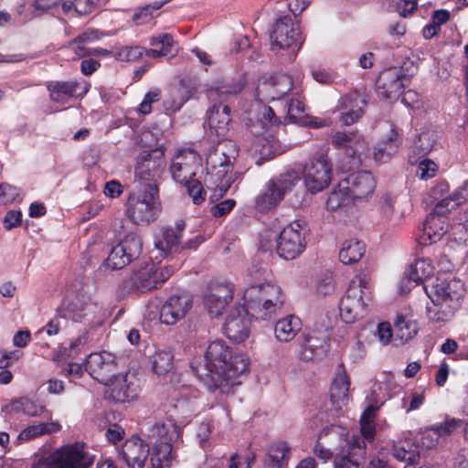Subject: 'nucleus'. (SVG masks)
<instances>
[{
    "label": "nucleus",
    "instance_id": "nucleus-1",
    "mask_svg": "<svg viewBox=\"0 0 468 468\" xmlns=\"http://www.w3.org/2000/svg\"><path fill=\"white\" fill-rule=\"evenodd\" d=\"M206 369L203 381L211 391L222 394L234 393L240 384L238 378L249 368V360L232 349L222 340L211 342L205 353Z\"/></svg>",
    "mask_w": 468,
    "mask_h": 468
},
{
    "label": "nucleus",
    "instance_id": "nucleus-2",
    "mask_svg": "<svg viewBox=\"0 0 468 468\" xmlns=\"http://www.w3.org/2000/svg\"><path fill=\"white\" fill-rule=\"evenodd\" d=\"M424 290L432 302V306L426 308L427 317L434 323L450 321L465 293L463 282L456 278L437 277L431 285L424 286Z\"/></svg>",
    "mask_w": 468,
    "mask_h": 468
},
{
    "label": "nucleus",
    "instance_id": "nucleus-3",
    "mask_svg": "<svg viewBox=\"0 0 468 468\" xmlns=\"http://www.w3.org/2000/svg\"><path fill=\"white\" fill-rule=\"evenodd\" d=\"M237 155V144L231 140H221L209 150L206 160L205 182L208 188L215 191V196L223 197L235 182L233 162Z\"/></svg>",
    "mask_w": 468,
    "mask_h": 468
},
{
    "label": "nucleus",
    "instance_id": "nucleus-4",
    "mask_svg": "<svg viewBox=\"0 0 468 468\" xmlns=\"http://www.w3.org/2000/svg\"><path fill=\"white\" fill-rule=\"evenodd\" d=\"M308 232L309 228L306 221L295 219L286 225L279 236L271 231L261 234L260 248L268 251L275 247L276 252L281 258L286 261L294 260L304 251Z\"/></svg>",
    "mask_w": 468,
    "mask_h": 468
},
{
    "label": "nucleus",
    "instance_id": "nucleus-5",
    "mask_svg": "<svg viewBox=\"0 0 468 468\" xmlns=\"http://www.w3.org/2000/svg\"><path fill=\"white\" fill-rule=\"evenodd\" d=\"M243 300L251 316L266 320L282 309L285 297L278 284L266 282L248 287L243 293Z\"/></svg>",
    "mask_w": 468,
    "mask_h": 468
},
{
    "label": "nucleus",
    "instance_id": "nucleus-6",
    "mask_svg": "<svg viewBox=\"0 0 468 468\" xmlns=\"http://www.w3.org/2000/svg\"><path fill=\"white\" fill-rule=\"evenodd\" d=\"M165 148L163 146L144 151L137 158L135 176L151 197L157 196L159 184L165 170Z\"/></svg>",
    "mask_w": 468,
    "mask_h": 468
},
{
    "label": "nucleus",
    "instance_id": "nucleus-7",
    "mask_svg": "<svg viewBox=\"0 0 468 468\" xmlns=\"http://www.w3.org/2000/svg\"><path fill=\"white\" fill-rule=\"evenodd\" d=\"M369 278L361 271L350 282L346 295L339 303L340 316L346 323H353L365 314L366 301L370 300Z\"/></svg>",
    "mask_w": 468,
    "mask_h": 468
},
{
    "label": "nucleus",
    "instance_id": "nucleus-8",
    "mask_svg": "<svg viewBox=\"0 0 468 468\" xmlns=\"http://www.w3.org/2000/svg\"><path fill=\"white\" fill-rule=\"evenodd\" d=\"M93 463L83 443L68 444L56 450L45 459H39L31 468H90Z\"/></svg>",
    "mask_w": 468,
    "mask_h": 468
},
{
    "label": "nucleus",
    "instance_id": "nucleus-9",
    "mask_svg": "<svg viewBox=\"0 0 468 468\" xmlns=\"http://www.w3.org/2000/svg\"><path fill=\"white\" fill-rule=\"evenodd\" d=\"M332 179V165L324 154L314 155L303 169L304 185L308 192L316 194L326 188Z\"/></svg>",
    "mask_w": 468,
    "mask_h": 468
},
{
    "label": "nucleus",
    "instance_id": "nucleus-10",
    "mask_svg": "<svg viewBox=\"0 0 468 468\" xmlns=\"http://www.w3.org/2000/svg\"><path fill=\"white\" fill-rule=\"evenodd\" d=\"M158 195L151 197L144 190L142 195L132 194L127 200L126 214L137 225L149 224L159 213Z\"/></svg>",
    "mask_w": 468,
    "mask_h": 468
},
{
    "label": "nucleus",
    "instance_id": "nucleus-11",
    "mask_svg": "<svg viewBox=\"0 0 468 468\" xmlns=\"http://www.w3.org/2000/svg\"><path fill=\"white\" fill-rule=\"evenodd\" d=\"M143 250V241L135 233L125 235L120 242L114 246L107 260L106 265L112 270H120L138 259Z\"/></svg>",
    "mask_w": 468,
    "mask_h": 468
},
{
    "label": "nucleus",
    "instance_id": "nucleus-12",
    "mask_svg": "<svg viewBox=\"0 0 468 468\" xmlns=\"http://www.w3.org/2000/svg\"><path fill=\"white\" fill-rule=\"evenodd\" d=\"M271 49L278 51L284 48L299 50L303 44L298 26L292 17L284 16L275 21L271 34Z\"/></svg>",
    "mask_w": 468,
    "mask_h": 468
},
{
    "label": "nucleus",
    "instance_id": "nucleus-13",
    "mask_svg": "<svg viewBox=\"0 0 468 468\" xmlns=\"http://www.w3.org/2000/svg\"><path fill=\"white\" fill-rule=\"evenodd\" d=\"M412 74H407L402 67H391L383 69L377 81L378 94L386 100L399 97L402 90L410 84Z\"/></svg>",
    "mask_w": 468,
    "mask_h": 468
},
{
    "label": "nucleus",
    "instance_id": "nucleus-14",
    "mask_svg": "<svg viewBox=\"0 0 468 468\" xmlns=\"http://www.w3.org/2000/svg\"><path fill=\"white\" fill-rule=\"evenodd\" d=\"M86 370L93 379L104 386L108 385L117 374L116 357L107 351L91 353L86 359Z\"/></svg>",
    "mask_w": 468,
    "mask_h": 468
},
{
    "label": "nucleus",
    "instance_id": "nucleus-15",
    "mask_svg": "<svg viewBox=\"0 0 468 468\" xmlns=\"http://www.w3.org/2000/svg\"><path fill=\"white\" fill-rule=\"evenodd\" d=\"M200 164L201 158L196 151L179 150L172 159L170 172L176 181L185 184L193 179Z\"/></svg>",
    "mask_w": 468,
    "mask_h": 468
},
{
    "label": "nucleus",
    "instance_id": "nucleus-16",
    "mask_svg": "<svg viewBox=\"0 0 468 468\" xmlns=\"http://www.w3.org/2000/svg\"><path fill=\"white\" fill-rule=\"evenodd\" d=\"M192 297L188 293L170 296L160 309V321L167 325L176 324L186 317L192 308Z\"/></svg>",
    "mask_w": 468,
    "mask_h": 468
},
{
    "label": "nucleus",
    "instance_id": "nucleus-17",
    "mask_svg": "<svg viewBox=\"0 0 468 468\" xmlns=\"http://www.w3.org/2000/svg\"><path fill=\"white\" fill-rule=\"evenodd\" d=\"M149 445L137 436L126 440L118 450V458L128 468H144L149 456Z\"/></svg>",
    "mask_w": 468,
    "mask_h": 468
},
{
    "label": "nucleus",
    "instance_id": "nucleus-18",
    "mask_svg": "<svg viewBox=\"0 0 468 468\" xmlns=\"http://www.w3.org/2000/svg\"><path fill=\"white\" fill-rule=\"evenodd\" d=\"M108 387L109 397L115 402H126L135 399L139 395L137 378L131 374H116Z\"/></svg>",
    "mask_w": 468,
    "mask_h": 468
},
{
    "label": "nucleus",
    "instance_id": "nucleus-19",
    "mask_svg": "<svg viewBox=\"0 0 468 468\" xmlns=\"http://www.w3.org/2000/svg\"><path fill=\"white\" fill-rule=\"evenodd\" d=\"M247 308L238 307L228 315L223 326L226 336L235 342H242L249 336V320L246 314Z\"/></svg>",
    "mask_w": 468,
    "mask_h": 468
},
{
    "label": "nucleus",
    "instance_id": "nucleus-20",
    "mask_svg": "<svg viewBox=\"0 0 468 468\" xmlns=\"http://www.w3.org/2000/svg\"><path fill=\"white\" fill-rule=\"evenodd\" d=\"M51 101L67 103L70 98L83 97L89 90L84 81H55L48 86Z\"/></svg>",
    "mask_w": 468,
    "mask_h": 468
},
{
    "label": "nucleus",
    "instance_id": "nucleus-21",
    "mask_svg": "<svg viewBox=\"0 0 468 468\" xmlns=\"http://www.w3.org/2000/svg\"><path fill=\"white\" fill-rule=\"evenodd\" d=\"M346 188L354 200L367 199L374 193L376 181L370 172L361 171L351 174L346 179Z\"/></svg>",
    "mask_w": 468,
    "mask_h": 468
},
{
    "label": "nucleus",
    "instance_id": "nucleus-22",
    "mask_svg": "<svg viewBox=\"0 0 468 468\" xmlns=\"http://www.w3.org/2000/svg\"><path fill=\"white\" fill-rule=\"evenodd\" d=\"M292 88V80L288 75H278L263 81L257 88V93L263 100H280L285 96Z\"/></svg>",
    "mask_w": 468,
    "mask_h": 468
},
{
    "label": "nucleus",
    "instance_id": "nucleus-23",
    "mask_svg": "<svg viewBox=\"0 0 468 468\" xmlns=\"http://www.w3.org/2000/svg\"><path fill=\"white\" fill-rule=\"evenodd\" d=\"M463 420L446 417L444 421L427 429L421 438V443L426 448H432L439 443L440 439L445 440L454 431L463 427Z\"/></svg>",
    "mask_w": 468,
    "mask_h": 468
},
{
    "label": "nucleus",
    "instance_id": "nucleus-24",
    "mask_svg": "<svg viewBox=\"0 0 468 468\" xmlns=\"http://www.w3.org/2000/svg\"><path fill=\"white\" fill-rule=\"evenodd\" d=\"M432 273L433 267L429 260L420 259L415 261L400 280V291L404 293L410 292L412 287L429 278Z\"/></svg>",
    "mask_w": 468,
    "mask_h": 468
},
{
    "label": "nucleus",
    "instance_id": "nucleus-25",
    "mask_svg": "<svg viewBox=\"0 0 468 468\" xmlns=\"http://www.w3.org/2000/svg\"><path fill=\"white\" fill-rule=\"evenodd\" d=\"M233 299V287L230 284H222L215 287L205 298V305L212 317L222 314L227 305Z\"/></svg>",
    "mask_w": 468,
    "mask_h": 468
},
{
    "label": "nucleus",
    "instance_id": "nucleus-26",
    "mask_svg": "<svg viewBox=\"0 0 468 468\" xmlns=\"http://www.w3.org/2000/svg\"><path fill=\"white\" fill-rule=\"evenodd\" d=\"M366 457V441L360 436H354L347 442L346 455L335 460V468H359L360 461Z\"/></svg>",
    "mask_w": 468,
    "mask_h": 468
},
{
    "label": "nucleus",
    "instance_id": "nucleus-27",
    "mask_svg": "<svg viewBox=\"0 0 468 468\" xmlns=\"http://www.w3.org/2000/svg\"><path fill=\"white\" fill-rule=\"evenodd\" d=\"M298 356L303 361H312L325 354V340L314 334L303 335L298 338Z\"/></svg>",
    "mask_w": 468,
    "mask_h": 468
},
{
    "label": "nucleus",
    "instance_id": "nucleus-28",
    "mask_svg": "<svg viewBox=\"0 0 468 468\" xmlns=\"http://www.w3.org/2000/svg\"><path fill=\"white\" fill-rule=\"evenodd\" d=\"M230 109L222 103L214 104L207 112V122L218 136H225L230 123Z\"/></svg>",
    "mask_w": 468,
    "mask_h": 468
},
{
    "label": "nucleus",
    "instance_id": "nucleus-29",
    "mask_svg": "<svg viewBox=\"0 0 468 468\" xmlns=\"http://www.w3.org/2000/svg\"><path fill=\"white\" fill-rule=\"evenodd\" d=\"M332 144L338 149H345L346 154L355 156L360 154L365 147L362 136L355 132H337L333 135Z\"/></svg>",
    "mask_w": 468,
    "mask_h": 468
},
{
    "label": "nucleus",
    "instance_id": "nucleus-30",
    "mask_svg": "<svg viewBox=\"0 0 468 468\" xmlns=\"http://www.w3.org/2000/svg\"><path fill=\"white\" fill-rule=\"evenodd\" d=\"M447 232V227L441 218L434 214L430 215L423 224L422 234L420 242L424 245H431L438 242Z\"/></svg>",
    "mask_w": 468,
    "mask_h": 468
},
{
    "label": "nucleus",
    "instance_id": "nucleus-31",
    "mask_svg": "<svg viewBox=\"0 0 468 468\" xmlns=\"http://www.w3.org/2000/svg\"><path fill=\"white\" fill-rule=\"evenodd\" d=\"M130 282L133 288L142 292L157 288L155 264L150 262L145 264L144 268L134 271L131 275Z\"/></svg>",
    "mask_w": 468,
    "mask_h": 468
},
{
    "label": "nucleus",
    "instance_id": "nucleus-32",
    "mask_svg": "<svg viewBox=\"0 0 468 468\" xmlns=\"http://www.w3.org/2000/svg\"><path fill=\"white\" fill-rule=\"evenodd\" d=\"M291 447L287 442L278 441L267 449L264 468H283L289 460Z\"/></svg>",
    "mask_w": 468,
    "mask_h": 468
},
{
    "label": "nucleus",
    "instance_id": "nucleus-33",
    "mask_svg": "<svg viewBox=\"0 0 468 468\" xmlns=\"http://www.w3.org/2000/svg\"><path fill=\"white\" fill-rule=\"evenodd\" d=\"M301 330V319L292 314L279 319L274 326L276 339L285 343L292 340Z\"/></svg>",
    "mask_w": 468,
    "mask_h": 468
},
{
    "label": "nucleus",
    "instance_id": "nucleus-34",
    "mask_svg": "<svg viewBox=\"0 0 468 468\" xmlns=\"http://www.w3.org/2000/svg\"><path fill=\"white\" fill-rule=\"evenodd\" d=\"M392 451L397 460L407 463L405 468H415L420 463L419 447L410 441H397Z\"/></svg>",
    "mask_w": 468,
    "mask_h": 468
},
{
    "label": "nucleus",
    "instance_id": "nucleus-35",
    "mask_svg": "<svg viewBox=\"0 0 468 468\" xmlns=\"http://www.w3.org/2000/svg\"><path fill=\"white\" fill-rule=\"evenodd\" d=\"M150 468H169L174 459L173 448L167 441H152Z\"/></svg>",
    "mask_w": 468,
    "mask_h": 468
},
{
    "label": "nucleus",
    "instance_id": "nucleus-36",
    "mask_svg": "<svg viewBox=\"0 0 468 468\" xmlns=\"http://www.w3.org/2000/svg\"><path fill=\"white\" fill-rule=\"evenodd\" d=\"M61 430V425L58 421L47 420L45 422H34L32 425L26 427L18 435L17 439L20 441H30L35 438L49 435L58 432Z\"/></svg>",
    "mask_w": 468,
    "mask_h": 468
},
{
    "label": "nucleus",
    "instance_id": "nucleus-37",
    "mask_svg": "<svg viewBox=\"0 0 468 468\" xmlns=\"http://www.w3.org/2000/svg\"><path fill=\"white\" fill-rule=\"evenodd\" d=\"M148 436L152 441H167L172 445V443L177 441L180 437V430L177 425L168 422V423H155L150 428Z\"/></svg>",
    "mask_w": 468,
    "mask_h": 468
},
{
    "label": "nucleus",
    "instance_id": "nucleus-38",
    "mask_svg": "<svg viewBox=\"0 0 468 468\" xmlns=\"http://www.w3.org/2000/svg\"><path fill=\"white\" fill-rule=\"evenodd\" d=\"M468 199L466 190L460 188L434 202V215L441 216L456 208Z\"/></svg>",
    "mask_w": 468,
    "mask_h": 468
},
{
    "label": "nucleus",
    "instance_id": "nucleus-39",
    "mask_svg": "<svg viewBox=\"0 0 468 468\" xmlns=\"http://www.w3.org/2000/svg\"><path fill=\"white\" fill-rule=\"evenodd\" d=\"M350 387L349 378L342 370L338 372L333 380L330 388V399L333 404H346Z\"/></svg>",
    "mask_w": 468,
    "mask_h": 468
},
{
    "label": "nucleus",
    "instance_id": "nucleus-40",
    "mask_svg": "<svg viewBox=\"0 0 468 468\" xmlns=\"http://www.w3.org/2000/svg\"><path fill=\"white\" fill-rule=\"evenodd\" d=\"M283 197L281 191L276 187V185L268 181L265 186V189L256 197V207L260 211H268L275 207L282 200Z\"/></svg>",
    "mask_w": 468,
    "mask_h": 468
},
{
    "label": "nucleus",
    "instance_id": "nucleus-41",
    "mask_svg": "<svg viewBox=\"0 0 468 468\" xmlns=\"http://www.w3.org/2000/svg\"><path fill=\"white\" fill-rule=\"evenodd\" d=\"M184 229L185 223L183 221L176 222L175 228L166 229L162 239L156 242V247L164 251L178 250Z\"/></svg>",
    "mask_w": 468,
    "mask_h": 468
},
{
    "label": "nucleus",
    "instance_id": "nucleus-42",
    "mask_svg": "<svg viewBox=\"0 0 468 468\" xmlns=\"http://www.w3.org/2000/svg\"><path fill=\"white\" fill-rule=\"evenodd\" d=\"M150 45L153 47L161 46L160 48L145 49L144 55L151 58L165 57L174 51L175 41L168 33L159 34L150 37Z\"/></svg>",
    "mask_w": 468,
    "mask_h": 468
},
{
    "label": "nucleus",
    "instance_id": "nucleus-43",
    "mask_svg": "<svg viewBox=\"0 0 468 468\" xmlns=\"http://www.w3.org/2000/svg\"><path fill=\"white\" fill-rule=\"evenodd\" d=\"M365 250V244L360 240H346L339 251V259L344 264L356 263L363 257Z\"/></svg>",
    "mask_w": 468,
    "mask_h": 468
},
{
    "label": "nucleus",
    "instance_id": "nucleus-44",
    "mask_svg": "<svg viewBox=\"0 0 468 468\" xmlns=\"http://www.w3.org/2000/svg\"><path fill=\"white\" fill-rule=\"evenodd\" d=\"M358 101L365 103L357 94L346 96L343 98V104L346 109L341 113V121L346 125H351L363 115V110L358 105Z\"/></svg>",
    "mask_w": 468,
    "mask_h": 468
},
{
    "label": "nucleus",
    "instance_id": "nucleus-45",
    "mask_svg": "<svg viewBox=\"0 0 468 468\" xmlns=\"http://www.w3.org/2000/svg\"><path fill=\"white\" fill-rule=\"evenodd\" d=\"M358 101L365 103L357 94L346 96L343 98V104L346 109L341 113V121L346 125H351L363 115V110L358 105Z\"/></svg>",
    "mask_w": 468,
    "mask_h": 468
},
{
    "label": "nucleus",
    "instance_id": "nucleus-46",
    "mask_svg": "<svg viewBox=\"0 0 468 468\" xmlns=\"http://www.w3.org/2000/svg\"><path fill=\"white\" fill-rule=\"evenodd\" d=\"M396 132L391 130V134L385 141L378 143L373 154L374 160L377 163L388 162L399 148L398 141L394 138Z\"/></svg>",
    "mask_w": 468,
    "mask_h": 468
},
{
    "label": "nucleus",
    "instance_id": "nucleus-47",
    "mask_svg": "<svg viewBox=\"0 0 468 468\" xmlns=\"http://www.w3.org/2000/svg\"><path fill=\"white\" fill-rule=\"evenodd\" d=\"M245 81L242 78L233 80H224L218 82L212 91L216 96L223 101L228 100L232 96L238 95L243 90Z\"/></svg>",
    "mask_w": 468,
    "mask_h": 468
},
{
    "label": "nucleus",
    "instance_id": "nucleus-48",
    "mask_svg": "<svg viewBox=\"0 0 468 468\" xmlns=\"http://www.w3.org/2000/svg\"><path fill=\"white\" fill-rule=\"evenodd\" d=\"M99 35L95 30H88L79 35L69 43V48L76 54L78 58L89 57L90 48L85 47L86 44L98 40Z\"/></svg>",
    "mask_w": 468,
    "mask_h": 468
},
{
    "label": "nucleus",
    "instance_id": "nucleus-49",
    "mask_svg": "<svg viewBox=\"0 0 468 468\" xmlns=\"http://www.w3.org/2000/svg\"><path fill=\"white\" fill-rule=\"evenodd\" d=\"M69 308L73 313L74 319L78 320L85 317L89 313H94L97 306L89 295L81 294L69 303Z\"/></svg>",
    "mask_w": 468,
    "mask_h": 468
},
{
    "label": "nucleus",
    "instance_id": "nucleus-50",
    "mask_svg": "<svg viewBox=\"0 0 468 468\" xmlns=\"http://www.w3.org/2000/svg\"><path fill=\"white\" fill-rule=\"evenodd\" d=\"M395 336L401 343L412 339L418 333V324L415 321H406L403 316H399L395 322Z\"/></svg>",
    "mask_w": 468,
    "mask_h": 468
},
{
    "label": "nucleus",
    "instance_id": "nucleus-51",
    "mask_svg": "<svg viewBox=\"0 0 468 468\" xmlns=\"http://www.w3.org/2000/svg\"><path fill=\"white\" fill-rule=\"evenodd\" d=\"M354 201L348 190L345 188L334 189L327 197L326 208L335 211L349 206Z\"/></svg>",
    "mask_w": 468,
    "mask_h": 468
},
{
    "label": "nucleus",
    "instance_id": "nucleus-52",
    "mask_svg": "<svg viewBox=\"0 0 468 468\" xmlns=\"http://www.w3.org/2000/svg\"><path fill=\"white\" fill-rule=\"evenodd\" d=\"M276 185L279 192L284 197L285 194L292 191V188L299 183L300 176L294 170H287L281 174L279 176L271 179Z\"/></svg>",
    "mask_w": 468,
    "mask_h": 468
},
{
    "label": "nucleus",
    "instance_id": "nucleus-53",
    "mask_svg": "<svg viewBox=\"0 0 468 468\" xmlns=\"http://www.w3.org/2000/svg\"><path fill=\"white\" fill-rule=\"evenodd\" d=\"M173 354L167 350L156 351L152 356V367L157 375L169 372L173 367Z\"/></svg>",
    "mask_w": 468,
    "mask_h": 468
},
{
    "label": "nucleus",
    "instance_id": "nucleus-54",
    "mask_svg": "<svg viewBox=\"0 0 468 468\" xmlns=\"http://www.w3.org/2000/svg\"><path fill=\"white\" fill-rule=\"evenodd\" d=\"M308 113L304 103L299 99H291L288 104V118L295 123H305Z\"/></svg>",
    "mask_w": 468,
    "mask_h": 468
},
{
    "label": "nucleus",
    "instance_id": "nucleus-55",
    "mask_svg": "<svg viewBox=\"0 0 468 468\" xmlns=\"http://www.w3.org/2000/svg\"><path fill=\"white\" fill-rule=\"evenodd\" d=\"M144 53V48L140 46L134 47H122L116 50L113 54L114 58L120 61H135L143 57Z\"/></svg>",
    "mask_w": 468,
    "mask_h": 468
},
{
    "label": "nucleus",
    "instance_id": "nucleus-56",
    "mask_svg": "<svg viewBox=\"0 0 468 468\" xmlns=\"http://www.w3.org/2000/svg\"><path fill=\"white\" fill-rule=\"evenodd\" d=\"M24 414L29 417H42L46 420H52V412L46 406L27 398Z\"/></svg>",
    "mask_w": 468,
    "mask_h": 468
},
{
    "label": "nucleus",
    "instance_id": "nucleus-57",
    "mask_svg": "<svg viewBox=\"0 0 468 468\" xmlns=\"http://www.w3.org/2000/svg\"><path fill=\"white\" fill-rule=\"evenodd\" d=\"M184 185L186 186L187 193L195 204L199 205L205 200L206 191L198 180L191 179Z\"/></svg>",
    "mask_w": 468,
    "mask_h": 468
},
{
    "label": "nucleus",
    "instance_id": "nucleus-58",
    "mask_svg": "<svg viewBox=\"0 0 468 468\" xmlns=\"http://www.w3.org/2000/svg\"><path fill=\"white\" fill-rule=\"evenodd\" d=\"M438 165L430 159L420 161L417 168V176L421 179H430L436 176Z\"/></svg>",
    "mask_w": 468,
    "mask_h": 468
},
{
    "label": "nucleus",
    "instance_id": "nucleus-59",
    "mask_svg": "<svg viewBox=\"0 0 468 468\" xmlns=\"http://www.w3.org/2000/svg\"><path fill=\"white\" fill-rule=\"evenodd\" d=\"M161 98V91L158 89H154L148 91L143 101L138 107V111L143 114H148L152 111V103L156 102Z\"/></svg>",
    "mask_w": 468,
    "mask_h": 468
},
{
    "label": "nucleus",
    "instance_id": "nucleus-60",
    "mask_svg": "<svg viewBox=\"0 0 468 468\" xmlns=\"http://www.w3.org/2000/svg\"><path fill=\"white\" fill-rule=\"evenodd\" d=\"M425 400L423 392H412L409 398L402 399V406L406 410V412L418 410Z\"/></svg>",
    "mask_w": 468,
    "mask_h": 468
},
{
    "label": "nucleus",
    "instance_id": "nucleus-61",
    "mask_svg": "<svg viewBox=\"0 0 468 468\" xmlns=\"http://www.w3.org/2000/svg\"><path fill=\"white\" fill-rule=\"evenodd\" d=\"M20 191L17 187L9 184H0V203H11L16 200Z\"/></svg>",
    "mask_w": 468,
    "mask_h": 468
},
{
    "label": "nucleus",
    "instance_id": "nucleus-62",
    "mask_svg": "<svg viewBox=\"0 0 468 468\" xmlns=\"http://www.w3.org/2000/svg\"><path fill=\"white\" fill-rule=\"evenodd\" d=\"M102 2L103 0H74V10L80 15H88Z\"/></svg>",
    "mask_w": 468,
    "mask_h": 468
},
{
    "label": "nucleus",
    "instance_id": "nucleus-63",
    "mask_svg": "<svg viewBox=\"0 0 468 468\" xmlns=\"http://www.w3.org/2000/svg\"><path fill=\"white\" fill-rule=\"evenodd\" d=\"M236 202L234 199H226L215 206L210 209V213L216 218H221L229 214L235 207Z\"/></svg>",
    "mask_w": 468,
    "mask_h": 468
},
{
    "label": "nucleus",
    "instance_id": "nucleus-64",
    "mask_svg": "<svg viewBox=\"0 0 468 468\" xmlns=\"http://www.w3.org/2000/svg\"><path fill=\"white\" fill-rule=\"evenodd\" d=\"M417 8V0H398L396 9L400 16H408Z\"/></svg>",
    "mask_w": 468,
    "mask_h": 468
}]
</instances>
